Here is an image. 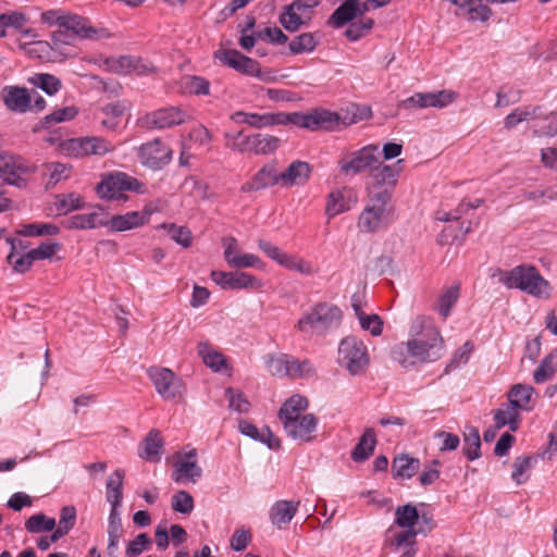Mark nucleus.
Returning a JSON list of instances; mask_svg holds the SVG:
<instances>
[{"label":"nucleus","instance_id":"nucleus-1","mask_svg":"<svg viewBox=\"0 0 557 557\" xmlns=\"http://www.w3.org/2000/svg\"><path fill=\"white\" fill-rule=\"evenodd\" d=\"M295 125L309 131H338L341 126L347 124L342 121L337 112H332L325 109H315L309 113L301 112H267L255 113L250 112L247 125L253 128H264L274 125Z\"/></svg>","mask_w":557,"mask_h":557},{"label":"nucleus","instance_id":"nucleus-2","mask_svg":"<svg viewBox=\"0 0 557 557\" xmlns=\"http://www.w3.org/2000/svg\"><path fill=\"white\" fill-rule=\"evenodd\" d=\"M412 338L405 344L408 354L421 362H433L445 351L444 339L431 319L417 317L411 324Z\"/></svg>","mask_w":557,"mask_h":557},{"label":"nucleus","instance_id":"nucleus-3","mask_svg":"<svg viewBox=\"0 0 557 557\" xmlns=\"http://www.w3.org/2000/svg\"><path fill=\"white\" fill-rule=\"evenodd\" d=\"M499 281L507 288L520 289L536 298L550 296V284L534 265L520 264L510 271L502 272Z\"/></svg>","mask_w":557,"mask_h":557},{"label":"nucleus","instance_id":"nucleus-4","mask_svg":"<svg viewBox=\"0 0 557 557\" xmlns=\"http://www.w3.org/2000/svg\"><path fill=\"white\" fill-rule=\"evenodd\" d=\"M342 319L343 312L337 306L319 302L301 315L295 329L307 335H324L338 327Z\"/></svg>","mask_w":557,"mask_h":557},{"label":"nucleus","instance_id":"nucleus-5","mask_svg":"<svg viewBox=\"0 0 557 557\" xmlns=\"http://www.w3.org/2000/svg\"><path fill=\"white\" fill-rule=\"evenodd\" d=\"M401 163L403 160H398L395 164L388 165L377 159L367 176L366 191L368 197H374L376 201L391 199L392 191L401 172Z\"/></svg>","mask_w":557,"mask_h":557},{"label":"nucleus","instance_id":"nucleus-6","mask_svg":"<svg viewBox=\"0 0 557 557\" xmlns=\"http://www.w3.org/2000/svg\"><path fill=\"white\" fill-rule=\"evenodd\" d=\"M41 22L48 26H58L71 32L82 39H96L102 37L103 29L90 25L89 20L62 9L48 10L41 13Z\"/></svg>","mask_w":557,"mask_h":557},{"label":"nucleus","instance_id":"nucleus-7","mask_svg":"<svg viewBox=\"0 0 557 557\" xmlns=\"http://www.w3.org/2000/svg\"><path fill=\"white\" fill-rule=\"evenodd\" d=\"M124 191L145 194L146 186L136 177L119 171L103 175L96 186L97 195L103 200L127 201L128 196Z\"/></svg>","mask_w":557,"mask_h":557},{"label":"nucleus","instance_id":"nucleus-8","mask_svg":"<svg viewBox=\"0 0 557 557\" xmlns=\"http://www.w3.org/2000/svg\"><path fill=\"white\" fill-rule=\"evenodd\" d=\"M377 159L379 146L371 144L355 151L343 152L337 160V166L345 177H355L369 173Z\"/></svg>","mask_w":557,"mask_h":557},{"label":"nucleus","instance_id":"nucleus-9","mask_svg":"<svg viewBox=\"0 0 557 557\" xmlns=\"http://www.w3.org/2000/svg\"><path fill=\"white\" fill-rule=\"evenodd\" d=\"M337 361L350 375L363 374L370 362L367 346L354 336L343 338L338 346Z\"/></svg>","mask_w":557,"mask_h":557},{"label":"nucleus","instance_id":"nucleus-10","mask_svg":"<svg viewBox=\"0 0 557 557\" xmlns=\"http://www.w3.org/2000/svg\"><path fill=\"white\" fill-rule=\"evenodd\" d=\"M147 373L157 393L164 400H180L183 398L186 386L183 380L172 370L162 367H151Z\"/></svg>","mask_w":557,"mask_h":557},{"label":"nucleus","instance_id":"nucleus-11","mask_svg":"<svg viewBox=\"0 0 557 557\" xmlns=\"http://www.w3.org/2000/svg\"><path fill=\"white\" fill-rule=\"evenodd\" d=\"M37 166L21 156L0 151V178L9 185L24 186V175L35 173Z\"/></svg>","mask_w":557,"mask_h":557},{"label":"nucleus","instance_id":"nucleus-12","mask_svg":"<svg viewBox=\"0 0 557 557\" xmlns=\"http://www.w3.org/2000/svg\"><path fill=\"white\" fill-rule=\"evenodd\" d=\"M391 199L376 201L374 197H369V202L362 210L358 219V227L362 232L374 233L389 223L391 209L388 208Z\"/></svg>","mask_w":557,"mask_h":557},{"label":"nucleus","instance_id":"nucleus-13","mask_svg":"<svg viewBox=\"0 0 557 557\" xmlns=\"http://www.w3.org/2000/svg\"><path fill=\"white\" fill-rule=\"evenodd\" d=\"M197 458L196 448L177 454L173 463L172 480L178 484L196 483L202 475V469L198 465Z\"/></svg>","mask_w":557,"mask_h":557},{"label":"nucleus","instance_id":"nucleus-14","mask_svg":"<svg viewBox=\"0 0 557 557\" xmlns=\"http://www.w3.org/2000/svg\"><path fill=\"white\" fill-rule=\"evenodd\" d=\"M190 115L180 107H168L147 113L141 119V125L147 128H168L181 125L189 120Z\"/></svg>","mask_w":557,"mask_h":557},{"label":"nucleus","instance_id":"nucleus-15","mask_svg":"<svg viewBox=\"0 0 557 557\" xmlns=\"http://www.w3.org/2000/svg\"><path fill=\"white\" fill-rule=\"evenodd\" d=\"M140 163L151 170H161L172 160V150L169 146L156 138L143 144L137 151Z\"/></svg>","mask_w":557,"mask_h":557},{"label":"nucleus","instance_id":"nucleus-16","mask_svg":"<svg viewBox=\"0 0 557 557\" xmlns=\"http://www.w3.org/2000/svg\"><path fill=\"white\" fill-rule=\"evenodd\" d=\"M64 147L69 154L75 158L91 154L103 156L114 149V146L110 141L101 137L72 138L64 144Z\"/></svg>","mask_w":557,"mask_h":557},{"label":"nucleus","instance_id":"nucleus-17","mask_svg":"<svg viewBox=\"0 0 557 557\" xmlns=\"http://www.w3.org/2000/svg\"><path fill=\"white\" fill-rule=\"evenodd\" d=\"M211 278L223 289H260L262 282L246 272L212 271Z\"/></svg>","mask_w":557,"mask_h":557},{"label":"nucleus","instance_id":"nucleus-18","mask_svg":"<svg viewBox=\"0 0 557 557\" xmlns=\"http://www.w3.org/2000/svg\"><path fill=\"white\" fill-rule=\"evenodd\" d=\"M153 212L154 208L151 205H147L143 211H131L125 214L112 215L106 221V226L112 232L129 231L146 224Z\"/></svg>","mask_w":557,"mask_h":557},{"label":"nucleus","instance_id":"nucleus-19","mask_svg":"<svg viewBox=\"0 0 557 557\" xmlns=\"http://www.w3.org/2000/svg\"><path fill=\"white\" fill-rule=\"evenodd\" d=\"M275 185H281L276 162L265 163L258 172L240 187L243 193H253Z\"/></svg>","mask_w":557,"mask_h":557},{"label":"nucleus","instance_id":"nucleus-20","mask_svg":"<svg viewBox=\"0 0 557 557\" xmlns=\"http://www.w3.org/2000/svg\"><path fill=\"white\" fill-rule=\"evenodd\" d=\"M0 96L7 109L12 112L25 113L32 110L33 95L25 87L4 86Z\"/></svg>","mask_w":557,"mask_h":557},{"label":"nucleus","instance_id":"nucleus-21","mask_svg":"<svg viewBox=\"0 0 557 557\" xmlns=\"http://www.w3.org/2000/svg\"><path fill=\"white\" fill-rule=\"evenodd\" d=\"M283 426L290 438L311 442L314 438L313 433L318 426V418L313 413H307L295 420L289 419Z\"/></svg>","mask_w":557,"mask_h":557},{"label":"nucleus","instance_id":"nucleus-22","mask_svg":"<svg viewBox=\"0 0 557 557\" xmlns=\"http://www.w3.org/2000/svg\"><path fill=\"white\" fill-rule=\"evenodd\" d=\"M215 57L227 66L247 75L258 76L260 74L259 63L237 50H222Z\"/></svg>","mask_w":557,"mask_h":557},{"label":"nucleus","instance_id":"nucleus-23","mask_svg":"<svg viewBox=\"0 0 557 557\" xmlns=\"http://www.w3.org/2000/svg\"><path fill=\"white\" fill-rule=\"evenodd\" d=\"M311 165L306 161L295 160L285 171L280 172V182L282 187L295 185H305L311 176Z\"/></svg>","mask_w":557,"mask_h":557},{"label":"nucleus","instance_id":"nucleus-24","mask_svg":"<svg viewBox=\"0 0 557 557\" xmlns=\"http://www.w3.org/2000/svg\"><path fill=\"white\" fill-rule=\"evenodd\" d=\"M299 502L277 500L271 507L269 516L272 524L281 529L289 523L298 510Z\"/></svg>","mask_w":557,"mask_h":557},{"label":"nucleus","instance_id":"nucleus-25","mask_svg":"<svg viewBox=\"0 0 557 557\" xmlns=\"http://www.w3.org/2000/svg\"><path fill=\"white\" fill-rule=\"evenodd\" d=\"M238 430L245 436H248L255 441H259L268 445L269 448L275 449L280 447V441L271 430L265 426L261 431L257 429L255 424L247 420H240L238 423Z\"/></svg>","mask_w":557,"mask_h":557},{"label":"nucleus","instance_id":"nucleus-26","mask_svg":"<svg viewBox=\"0 0 557 557\" xmlns=\"http://www.w3.org/2000/svg\"><path fill=\"white\" fill-rule=\"evenodd\" d=\"M197 351L203 363L212 371L220 372L227 368L224 355L209 342H200L197 346Z\"/></svg>","mask_w":557,"mask_h":557},{"label":"nucleus","instance_id":"nucleus-27","mask_svg":"<svg viewBox=\"0 0 557 557\" xmlns=\"http://www.w3.org/2000/svg\"><path fill=\"white\" fill-rule=\"evenodd\" d=\"M162 448L163 440L161 437V433L158 430L152 429L143 442L139 456L149 462H158L161 459Z\"/></svg>","mask_w":557,"mask_h":557},{"label":"nucleus","instance_id":"nucleus-28","mask_svg":"<svg viewBox=\"0 0 557 557\" xmlns=\"http://www.w3.org/2000/svg\"><path fill=\"white\" fill-rule=\"evenodd\" d=\"M308 399L301 395H293L288 398L278 410V419L283 425L290 420L300 418L302 412L308 408Z\"/></svg>","mask_w":557,"mask_h":557},{"label":"nucleus","instance_id":"nucleus-29","mask_svg":"<svg viewBox=\"0 0 557 557\" xmlns=\"http://www.w3.org/2000/svg\"><path fill=\"white\" fill-rule=\"evenodd\" d=\"M359 0H345L330 16L329 24L341 28L358 15Z\"/></svg>","mask_w":557,"mask_h":557},{"label":"nucleus","instance_id":"nucleus-30","mask_svg":"<svg viewBox=\"0 0 557 557\" xmlns=\"http://www.w3.org/2000/svg\"><path fill=\"white\" fill-rule=\"evenodd\" d=\"M376 445V434L372 428H368L364 430L363 434L360 436L358 444L355 446L351 451V458L354 461L361 462L369 459L375 448Z\"/></svg>","mask_w":557,"mask_h":557},{"label":"nucleus","instance_id":"nucleus-31","mask_svg":"<svg viewBox=\"0 0 557 557\" xmlns=\"http://www.w3.org/2000/svg\"><path fill=\"white\" fill-rule=\"evenodd\" d=\"M520 419V411L516 407H513L509 401L504 404L494 412V421L496 429H502L508 425L510 431L515 432L519 428Z\"/></svg>","mask_w":557,"mask_h":557},{"label":"nucleus","instance_id":"nucleus-32","mask_svg":"<svg viewBox=\"0 0 557 557\" xmlns=\"http://www.w3.org/2000/svg\"><path fill=\"white\" fill-rule=\"evenodd\" d=\"M64 225L70 230H89L99 226H106V221L98 212L79 213L71 215L64 221Z\"/></svg>","mask_w":557,"mask_h":557},{"label":"nucleus","instance_id":"nucleus-33","mask_svg":"<svg viewBox=\"0 0 557 557\" xmlns=\"http://www.w3.org/2000/svg\"><path fill=\"white\" fill-rule=\"evenodd\" d=\"M534 388L530 385L516 384L507 394L508 401L520 412L532 410L530 405Z\"/></svg>","mask_w":557,"mask_h":557},{"label":"nucleus","instance_id":"nucleus-34","mask_svg":"<svg viewBox=\"0 0 557 557\" xmlns=\"http://www.w3.org/2000/svg\"><path fill=\"white\" fill-rule=\"evenodd\" d=\"M139 59L129 55H123L117 59H111L108 61L111 70L115 71L119 74H128L133 71L138 74H144L153 71L152 65L139 66Z\"/></svg>","mask_w":557,"mask_h":557},{"label":"nucleus","instance_id":"nucleus-35","mask_svg":"<svg viewBox=\"0 0 557 557\" xmlns=\"http://www.w3.org/2000/svg\"><path fill=\"white\" fill-rule=\"evenodd\" d=\"M7 242L11 244V251L7 257L9 264L12 265L13 270L17 273L27 272L33 265L34 261H36L32 251L29 250L27 252L21 253L16 251V247L14 245L15 239L7 238Z\"/></svg>","mask_w":557,"mask_h":557},{"label":"nucleus","instance_id":"nucleus-36","mask_svg":"<svg viewBox=\"0 0 557 557\" xmlns=\"http://www.w3.org/2000/svg\"><path fill=\"white\" fill-rule=\"evenodd\" d=\"M310 15H302L299 13V5H288L280 16L282 26L290 32H297L302 25L310 21Z\"/></svg>","mask_w":557,"mask_h":557},{"label":"nucleus","instance_id":"nucleus-37","mask_svg":"<svg viewBox=\"0 0 557 557\" xmlns=\"http://www.w3.org/2000/svg\"><path fill=\"white\" fill-rule=\"evenodd\" d=\"M463 455L468 460L473 461L481 457V438L475 426H468L463 434Z\"/></svg>","mask_w":557,"mask_h":557},{"label":"nucleus","instance_id":"nucleus-38","mask_svg":"<svg viewBox=\"0 0 557 557\" xmlns=\"http://www.w3.org/2000/svg\"><path fill=\"white\" fill-rule=\"evenodd\" d=\"M420 468V461L417 458L409 457L408 455L397 456L393 460V471L396 478H412Z\"/></svg>","mask_w":557,"mask_h":557},{"label":"nucleus","instance_id":"nucleus-39","mask_svg":"<svg viewBox=\"0 0 557 557\" xmlns=\"http://www.w3.org/2000/svg\"><path fill=\"white\" fill-rule=\"evenodd\" d=\"M557 372V350L549 352L533 373L535 383L541 384L552 379Z\"/></svg>","mask_w":557,"mask_h":557},{"label":"nucleus","instance_id":"nucleus-40","mask_svg":"<svg viewBox=\"0 0 557 557\" xmlns=\"http://www.w3.org/2000/svg\"><path fill=\"white\" fill-rule=\"evenodd\" d=\"M420 513L416 506L407 504L395 510V523L403 529H414L419 522Z\"/></svg>","mask_w":557,"mask_h":557},{"label":"nucleus","instance_id":"nucleus-41","mask_svg":"<svg viewBox=\"0 0 557 557\" xmlns=\"http://www.w3.org/2000/svg\"><path fill=\"white\" fill-rule=\"evenodd\" d=\"M281 146V139L268 134H255L252 141V153L270 154L275 152Z\"/></svg>","mask_w":557,"mask_h":557},{"label":"nucleus","instance_id":"nucleus-42","mask_svg":"<svg viewBox=\"0 0 557 557\" xmlns=\"http://www.w3.org/2000/svg\"><path fill=\"white\" fill-rule=\"evenodd\" d=\"M534 133L539 136L553 137L557 135V113L552 112L542 116V110L537 112V117L533 121Z\"/></svg>","mask_w":557,"mask_h":557},{"label":"nucleus","instance_id":"nucleus-43","mask_svg":"<svg viewBox=\"0 0 557 557\" xmlns=\"http://www.w3.org/2000/svg\"><path fill=\"white\" fill-rule=\"evenodd\" d=\"M456 5L463 9L471 21L486 22L492 15L491 9L483 3V0H467Z\"/></svg>","mask_w":557,"mask_h":557},{"label":"nucleus","instance_id":"nucleus-44","mask_svg":"<svg viewBox=\"0 0 557 557\" xmlns=\"http://www.w3.org/2000/svg\"><path fill=\"white\" fill-rule=\"evenodd\" d=\"M541 111L540 107H523L515 109L510 114H508L504 121L506 128H513L519 123L528 120L534 121L537 117V112Z\"/></svg>","mask_w":557,"mask_h":557},{"label":"nucleus","instance_id":"nucleus-45","mask_svg":"<svg viewBox=\"0 0 557 557\" xmlns=\"http://www.w3.org/2000/svg\"><path fill=\"white\" fill-rule=\"evenodd\" d=\"M184 90L195 96H208L210 94V82L201 76L187 75L182 79Z\"/></svg>","mask_w":557,"mask_h":557},{"label":"nucleus","instance_id":"nucleus-46","mask_svg":"<svg viewBox=\"0 0 557 557\" xmlns=\"http://www.w3.org/2000/svg\"><path fill=\"white\" fill-rule=\"evenodd\" d=\"M318 45V40L313 33H304L289 42L288 48L293 54L312 52Z\"/></svg>","mask_w":557,"mask_h":557},{"label":"nucleus","instance_id":"nucleus-47","mask_svg":"<svg viewBox=\"0 0 557 557\" xmlns=\"http://www.w3.org/2000/svg\"><path fill=\"white\" fill-rule=\"evenodd\" d=\"M55 528V519L47 517L45 513L30 516L25 522V529L29 533L49 532Z\"/></svg>","mask_w":557,"mask_h":557},{"label":"nucleus","instance_id":"nucleus-48","mask_svg":"<svg viewBox=\"0 0 557 557\" xmlns=\"http://www.w3.org/2000/svg\"><path fill=\"white\" fill-rule=\"evenodd\" d=\"M349 210V205L339 190L332 191L327 195L325 214L331 219Z\"/></svg>","mask_w":557,"mask_h":557},{"label":"nucleus","instance_id":"nucleus-49","mask_svg":"<svg viewBox=\"0 0 557 557\" xmlns=\"http://www.w3.org/2000/svg\"><path fill=\"white\" fill-rule=\"evenodd\" d=\"M161 227L166 232L172 240L184 248L191 245V232L186 226H178L174 223H163Z\"/></svg>","mask_w":557,"mask_h":557},{"label":"nucleus","instance_id":"nucleus-50","mask_svg":"<svg viewBox=\"0 0 557 557\" xmlns=\"http://www.w3.org/2000/svg\"><path fill=\"white\" fill-rule=\"evenodd\" d=\"M459 298V285H454L446 288L438 299V313L443 319H446L451 308L455 306Z\"/></svg>","mask_w":557,"mask_h":557},{"label":"nucleus","instance_id":"nucleus-51","mask_svg":"<svg viewBox=\"0 0 557 557\" xmlns=\"http://www.w3.org/2000/svg\"><path fill=\"white\" fill-rule=\"evenodd\" d=\"M225 138L227 147L232 150L240 153L252 152L253 135H244L243 132H237L236 134H225Z\"/></svg>","mask_w":557,"mask_h":557},{"label":"nucleus","instance_id":"nucleus-52","mask_svg":"<svg viewBox=\"0 0 557 557\" xmlns=\"http://www.w3.org/2000/svg\"><path fill=\"white\" fill-rule=\"evenodd\" d=\"M106 117L102 119L101 125L104 128L113 129L119 119L124 114L125 106L122 102L108 103L101 109Z\"/></svg>","mask_w":557,"mask_h":557},{"label":"nucleus","instance_id":"nucleus-53","mask_svg":"<svg viewBox=\"0 0 557 557\" xmlns=\"http://www.w3.org/2000/svg\"><path fill=\"white\" fill-rule=\"evenodd\" d=\"M315 370L308 359L299 360L295 357H289V377L292 379H307L313 376Z\"/></svg>","mask_w":557,"mask_h":557},{"label":"nucleus","instance_id":"nucleus-54","mask_svg":"<svg viewBox=\"0 0 557 557\" xmlns=\"http://www.w3.org/2000/svg\"><path fill=\"white\" fill-rule=\"evenodd\" d=\"M85 206L83 198L75 193L60 195L57 197L55 207L60 213L66 214L71 211L83 209Z\"/></svg>","mask_w":557,"mask_h":557},{"label":"nucleus","instance_id":"nucleus-55","mask_svg":"<svg viewBox=\"0 0 557 557\" xmlns=\"http://www.w3.org/2000/svg\"><path fill=\"white\" fill-rule=\"evenodd\" d=\"M532 461V456H519L515 459L511 479L516 484L521 485L528 480V476H524V474L531 470Z\"/></svg>","mask_w":557,"mask_h":557},{"label":"nucleus","instance_id":"nucleus-56","mask_svg":"<svg viewBox=\"0 0 557 557\" xmlns=\"http://www.w3.org/2000/svg\"><path fill=\"white\" fill-rule=\"evenodd\" d=\"M289 355L269 356L267 360L268 371L272 375L289 377Z\"/></svg>","mask_w":557,"mask_h":557},{"label":"nucleus","instance_id":"nucleus-57","mask_svg":"<svg viewBox=\"0 0 557 557\" xmlns=\"http://www.w3.org/2000/svg\"><path fill=\"white\" fill-rule=\"evenodd\" d=\"M429 108L443 109L451 104L458 98V94L454 90L443 89L435 92H428Z\"/></svg>","mask_w":557,"mask_h":557},{"label":"nucleus","instance_id":"nucleus-58","mask_svg":"<svg viewBox=\"0 0 557 557\" xmlns=\"http://www.w3.org/2000/svg\"><path fill=\"white\" fill-rule=\"evenodd\" d=\"M30 83L50 96L57 94L61 88V81L51 74H37L30 79Z\"/></svg>","mask_w":557,"mask_h":557},{"label":"nucleus","instance_id":"nucleus-59","mask_svg":"<svg viewBox=\"0 0 557 557\" xmlns=\"http://www.w3.org/2000/svg\"><path fill=\"white\" fill-rule=\"evenodd\" d=\"M18 233L23 236L55 235L59 233V227L51 223H32L24 225Z\"/></svg>","mask_w":557,"mask_h":557},{"label":"nucleus","instance_id":"nucleus-60","mask_svg":"<svg viewBox=\"0 0 557 557\" xmlns=\"http://www.w3.org/2000/svg\"><path fill=\"white\" fill-rule=\"evenodd\" d=\"M171 505L174 511L187 515L194 509V498L188 492L178 491L172 496Z\"/></svg>","mask_w":557,"mask_h":557},{"label":"nucleus","instance_id":"nucleus-61","mask_svg":"<svg viewBox=\"0 0 557 557\" xmlns=\"http://www.w3.org/2000/svg\"><path fill=\"white\" fill-rule=\"evenodd\" d=\"M225 395L228 398V407L239 413H246L250 409V403L243 393L235 391L232 387L225 389Z\"/></svg>","mask_w":557,"mask_h":557},{"label":"nucleus","instance_id":"nucleus-62","mask_svg":"<svg viewBox=\"0 0 557 557\" xmlns=\"http://www.w3.org/2000/svg\"><path fill=\"white\" fill-rule=\"evenodd\" d=\"M77 109L73 106L54 110L52 113L44 117L42 124L45 126H49L53 123L71 121L77 115Z\"/></svg>","mask_w":557,"mask_h":557},{"label":"nucleus","instance_id":"nucleus-63","mask_svg":"<svg viewBox=\"0 0 557 557\" xmlns=\"http://www.w3.org/2000/svg\"><path fill=\"white\" fill-rule=\"evenodd\" d=\"M281 265L287 268L288 270L297 271L305 275H311L314 273L311 262L306 261L302 258L289 256L287 253H286L285 258L283 259V262Z\"/></svg>","mask_w":557,"mask_h":557},{"label":"nucleus","instance_id":"nucleus-64","mask_svg":"<svg viewBox=\"0 0 557 557\" xmlns=\"http://www.w3.org/2000/svg\"><path fill=\"white\" fill-rule=\"evenodd\" d=\"M151 544V539L146 533H140L127 544L125 555L126 557H136L148 549Z\"/></svg>","mask_w":557,"mask_h":557}]
</instances>
